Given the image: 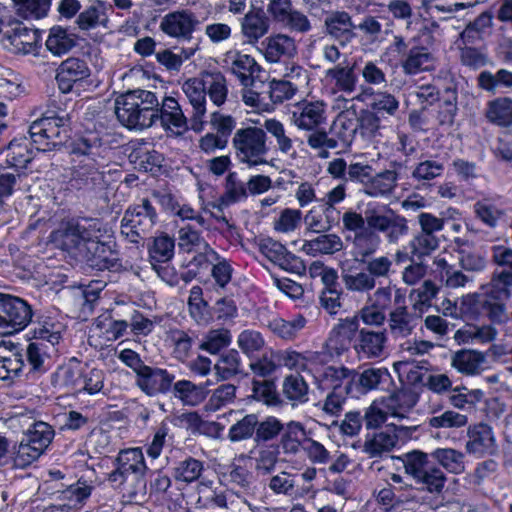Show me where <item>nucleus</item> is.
<instances>
[{
  "label": "nucleus",
  "mask_w": 512,
  "mask_h": 512,
  "mask_svg": "<svg viewBox=\"0 0 512 512\" xmlns=\"http://www.w3.org/2000/svg\"><path fill=\"white\" fill-rule=\"evenodd\" d=\"M492 260L497 268L491 281L475 294V303L487 312L492 321L502 322L506 317L505 301L510 297L512 287V249L494 246Z\"/></svg>",
  "instance_id": "obj_1"
},
{
  "label": "nucleus",
  "mask_w": 512,
  "mask_h": 512,
  "mask_svg": "<svg viewBox=\"0 0 512 512\" xmlns=\"http://www.w3.org/2000/svg\"><path fill=\"white\" fill-rule=\"evenodd\" d=\"M158 97L154 92L136 89L116 98L115 114L127 128L144 129L154 124Z\"/></svg>",
  "instance_id": "obj_2"
},
{
  "label": "nucleus",
  "mask_w": 512,
  "mask_h": 512,
  "mask_svg": "<svg viewBox=\"0 0 512 512\" xmlns=\"http://www.w3.org/2000/svg\"><path fill=\"white\" fill-rule=\"evenodd\" d=\"M359 264L362 266L343 267L341 281L348 292L369 295L377 287L378 279L390 277L393 262L388 256H371Z\"/></svg>",
  "instance_id": "obj_3"
},
{
  "label": "nucleus",
  "mask_w": 512,
  "mask_h": 512,
  "mask_svg": "<svg viewBox=\"0 0 512 512\" xmlns=\"http://www.w3.org/2000/svg\"><path fill=\"white\" fill-rule=\"evenodd\" d=\"M71 116L64 110L48 109L29 127L31 141L40 151H51L64 145L70 138Z\"/></svg>",
  "instance_id": "obj_4"
},
{
  "label": "nucleus",
  "mask_w": 512,
  "mask_h": 512,
  "mask_svg": "<svg viewBox=\"0 0 512 512\" xmlns=\"http://www.w3.org/2000/svg\"><path fill=\"white\" fill-rule=\"evenodd\" d=\"M60 339V331L53 323L45 322L34 328L32 341L25 353L28 373L40 375L49 369L50 359L56 353L55 346Z\"/></svg>",
  "instance_id": "obj_5"
},
{
  "label": "nucleus",
  "mask_w": 512,
  "mask_h": 512,
  "mask_svg": "<svg viewBox=\"0 0 512 512\" xmlns=\"http://www.w3.org/2000/svg\"><path fill=\"white\" fill-rule=\"evenodd\" d=\"M430 454L413 450L401 457L405 473L421 486V490L440 494L445 486L446 476L440 468L431 464Z\"/></svg>",
  "instance_id": "obj_6"
},
{
  "label": "nucleus",
  "mask_w": 512,
  "mask_h": 512,
  "mask_svg": "<svg viewBox=\"0 0 512 512\" xmlns=\"http://www.w3.org/2000/svg\"><path fill=\"white\" fill-rule=\"evenodd\" d=\"M232 146L240 163L249 167L266 163L265 157L269 152V146L263 128L247 126L237 129L232 137Z\"/></svg>",
  "instance_id": "obj_7"
},
{
  "label": "nucleus",
  "mask_w": 512,
  "mask_h": 512,
  "mask_svg": "<svg viewBox=\"0 0 512 512\" xmlns=\"http://www.w3.org/2000/svg\"><path fill=\"white\" fill-rule=\"evenodd\" d=\"M157 218L151 201L143 198L139 204L131 205L125 211L121 220V233L131 243H139L153 229Z\"/></svg>",
  "instance_id": "obj_8"
},
{
  "label": "nucleus",
  "mask_w": 512,
  "mask_h": 512,
  "mask_svg": "<svg viewBox=\"0 0 512 512\" xmlns=\"http://www.w3.org/2000/svg\"><path fill=\"white\" fill-rule=\"evenodd\" d=\"M103 236L102 224L98 219L80 218L68 221L62 231V246L78 254L89 248L91 242H97Z\"/></svg>",
  "instance_id": "obj_9"
},
{
  "label": "nucleus",
  "mask_w": 512,
  "mask_h": 512,
  "mask_svg": "<svg viewBox=\"0 0 512 512\" xmlns=\"http://www.w3.org/2000/svg\"><path fill=\"white\" fill-rule=\"evenodd\" d=\"M420 322V315L407 305V297L402 289L394 290V306L387 314V333L395 339L411 336Z\"/></svg>",
  "instance_id": "obj_10"
},
{
  "label": "nucleus",
  "mask_w": 512,
  "mask_h": 512,
  "mask_svg": "<svg viewBox=\"0 0 512 512\" xmlns=\"http://www.w3.org/2000/svg\"><path fill=\"white\" fill-rule=\"evenodd\" d=\"M33 310L24 299L0 293V328L3 334L23 330L31 322Z\"/></svg>",
  "instance_id": "obj_11"
},
{
  "label": "nucleus",
  "mask_w": 512,
  "mask_h": 512,
  "mask_svg": "<svg viewBox=\"0 0 512 512\" xmlns=\"http://www.w3.org/2000/svg\"><path fill=\"white\" fill-rule=\"evenodd\" d=\"M366 220L367 225L377 234H383L389 244L398 243L409 231L407 219L390 208L385 212L368 210Z\"/></svg>",
  "instance_id": "obj_12"
},
{
  "label": "nucleus",
  "mask_w": 512,
  "mask_h": 512,
  "mask_svg": "<svg viewBox=\"0 0 512 512\" xmlns=\"http://www.w3.org/2000/svg\"><path fill=\"white\" fill-rule=\"evenodd\" d=\"M326 120V104L321 100H304L293 105L290 110V121L299 130H315L325 124Z\"/></svg>",
  "instance_id": "obj_13"
},
{
  "label": "nucleus",
  "mask_w": 512,
  "mask_h": 512,
  "mask_svg": "<svg viewBox=\"0 0 512 512\" xmlns=\"http://www.w3.org/2000/svg\"><path fill=\"white\" fill-rule=\"evenodd\" d=\"M154 124L159 121L165 131L182 135L188 130V120L178 102L171 96H165L158 100V107L155 109Z\"/></svg>",
  "instance_id": "obj_14"
},
{
  "label": "nucleus",
  "mask_w": 512,
  "mask_h": 512,
  "mask_svg": "<svg viewBox=\"0 0 512 512\" xmlns=\"http://www.w3.org/2000/svg\"><path fill=\"white\" fill-rule=\"evenodd\" d=\"M343 111H341L333 121L329 131L339 149H346L352 144L357 129L358 117L354 104L351 100L343 99Z\"/></svg>",
  "instance_id": "obj_15"
},
{
  "label": "nucleus",
  "mask_w": 512,
  "mask_h": 512,
  "mask_svg": "<svg viewBox=\"0 0 512 512\" xmlns=\"http://www.w3.org/2000/svg\"><path fill=\"white\" fill-rule=\"evenodd\" d=\"M105 161H81L73 167L71 183L77 189L96 190L106 185L103 169Z\"/></svg>",
  "instance_id": "obj_16"
},
{
  "label": "nucleus",
  "mask_w": 512,
  "mask_h": 512,
  "mask_svg": "<svg viewBox=\"0 0 512 512\" xmlns=\"http://www.w3.org/2000/svg\"><path fill=\"white\" fill-rule=\"evenodd\" d=\"M3 39L8 43L9 49L15 54L37 55L41 47L38 30L28 28L21 22H16L3 34Z\"/></svg>",
  "instance_id": "obj_17"
},
{
  "label": "nucleus",
  "mask_w": 512,
  "mask_h": 512,
  "mask_svg": "<svg viewBox=\"0 0 512 512\" xmlns=\"http://www.w3.org/2000/svg\"><path fill=\"white\" fill-rule=\"evenodd\" d=\"M387 330L361 328L354 341V350L360 359H382L386 354Z\"/></svg>",
  "instance_id": "obj_18"
},
{
  "label": "nucleus",
  "mask_w": 512,
  "mask_h": 512,
  "mask_svg": "<svg viewBox=\"0 0 512 512\" xmlns=\"http://www.w3.org/2000/svg\"><path fill=\"white\" fill-rule=\"evenodd\" d=\"M199 24L195 14L187 9L169 12L160 21V30L169 37L189 40Z\"/></svg>",
  "instance_id": "obj_19"
},
{
  "label": "nucleus",
  "mask_w": 512,
  "mask_h": 512,
  "mask_svg": "<svg viewBox=\"0 0 512 512\" xmlns=\"http://www.w3.org/2000/svg\"><path fill=\"white\" fill-rule=\"evenodd\" d=\"M257 246L262 256L285 271L298 273L304 269L303 262L297 256L272 238L261 239Z\"/></svg>",
  "instance_id": "obj_20"
},
{
  "label": "nucleus",
  "mask_w": 512,
  "mask_h": 512,
  "mask_svg": "<svg viewBox=\"0 0 512 512\" xmlns=\"http://www.w3.org/2000/svg\"><path fill=\"white\" fill-rule=\"evenodd\" d=\"M174 379V374L166 369L147 365L138 373L136 385L146 395L156 396L170 392Z\"/></svg>",
  "instance_id": "obj_21"
},
{
  "label": "nucleus",
  "mask_w": 512,
  "mask_h": 512,
  "mask_svg": "<svg viewBox=\"0 0 512 512\" xmlns=\"http://www.w3.org/2000/svg\"><path fill=\"white\" fill-rule=\"evenodd\" d=\"M79 255L83 257L89 267L99 271L109 270L116 272L122 268L118 253L113 251L101 239L97 242H91L89 248L81 251Z\"/></svg>",
  "instance_id": "obj_22"
},
{
  "label": "nucleus",
  "mask_w": 512,
  "mask_h": 512,
  "mask_svg": "<svg viewBox=\"0 0 512 512\" xmlns=\"http://www.w3.org/2000/svg\"><path fill=\"white\" fill-rule=\"evenodd\" d=\"M182 90L193 108L191 129L195 132H201L204 128V117L207 112L206 90L202 82V76L186 80L182 85Z\"/></svg>",
  "instance_id": "obj_23"
},
{
  "label": "nucleus",
  "mask_w": 512,
  "mask_h": 512,
  "mask_svg": "<svg viewBox=\"0 0 512 512\" xmlns=\"http://www.w3.org/2000/svg\"><path fill=\"white\" fill-rule=\"evenodd\" d=\"M90 76L87 63L76 57L62 61L56 70V81L62 93H70L74 86Z\"/></svg>",
  "instance_id": "obj_24"
},
{
  "label": "nucleus",
  "mask_w": 512,
  "mask_h": 512,
  "mask_svg": "<svg viewBox=\"0 0 512 512\" xmlns=\"http://www.w3.org/2000/svg\"><path fill=\"white\" fill-rule=\"evenodd\" d=\"M212 481H201L197 485L198 498L196 508L198 509H230L234 503L233 497L236 496L242 503L251 508V504L245 497L232 492L216 491L211 487Z\"/></svg>",
  "instance_id": "obj_25"
},
{
  "label": "nucleus",
  "mask_w": 512,
  "mask_h": 512,
  "mask_svg": "<svg viewBox=\"0 0 512 512\" xmlns=\"http://www.w3.org/2000/svg\"><path fill=\"white\" fill-rule=\"evenodd\" d=\"M231 73L239 80L243 87H254L255 81L261 72V66L256 60L239 51L229 52L226 55Z\"/></svg>",
  "instance_id": "obj_26"
},
{
  "label": "nucleus",
  "mask_w": 512,
  "mask_h": 512,
  "mask_svg": "<svg viewBox=\"0 0 512 512\" xmlns=\"http://www.w3.org/2000/svg\"><path fill=\"white\" fill-rule=\"evenodd\" d=\"M469 440L466 443L468 453L482 457L492 455L497 450L496 439L492 427L478 423L468 428Z\"/></svg>",
  "instance_id": "obj_27"
},
{
  "label": "nucleus",
  "mask_w": 512,
  "mask_h": 512,
  "mask_svg": "<svg viewBox=\"0 0 512 512\" xmlns=\"http://www.w3.org/2000/svg\"><path fill=\"white\" fill-rule=\"evenodd\" d=\"M400 66L406 75H417L435 68V56L425 46L410 47L401 57Z\"/></svg>",
  "instance_id": "obj_28"
},
{
  "label": "nucleus",
  "mask_w": 512,
  "mask_h": 512,
  "mask_svg": "<svg viewBox=\"0 0 512 512\" xmlns=\"http://www.w3.org/2000/svg\"><path fill=\"white\" fill-rule=\"evenodd\" d=\"M355 69L356 61L343 58L341 63L326 70L325 77L333 83L334 88L338 91L352 94L356 90L358 82Z\"/></svg>",
  "instance_id": "obj_29"
},
{
  "label": "nucleus",
  "mask_w": 512,
  "mask_h": 512,
  "mask_svg": "<svg viewBox=\"0 0 512 512\" xmlns=\"http://www.w3.org/2000/svg\"><path fill=\"white\" fill-rule=\"evenodd\" d=\"M317 381L322 390L353 391V370L344 366H327L323 368Z\"/></svg>",
  "instance_id": "obj_30"
},
{
  "label": "nucleus",
  "mask_w": 512,
  "mask_h": 512,
  "mask_svg": "<svg viewBox=\"0 0 512 512\" xmlns=\"http://www.w3.org/2000/svg\"><path fill=\"white\" fill-rule=\"evenodd\" d=\"M346 240L351 243V254L355 262L361 263L373 256L381 245L380 235L367 225V230H362L353 237L347 236Z\"/></svg>",
  "instance_id": "obj_31"
},
{
  "label": "nucleus",
  "mask_w": 512,
  "mask_h": 512,
  "mask_svg": "<svg viewBox=\"0 0 512 512\" xmlns=\"http://www.w3.org/2000/svg\"><path fill=\"white\" fill-rule=\"evenodd\" d=\"M392 382L391 374L387 368L370 367L361 373L353 370V391L367 393L374 389L384 388Z\"/></svg>",
  "instance_id": "obj_32"
},
{
  "label": "nucleus",
  "mask_w": 512,
  "mask_h": 512,
  "mask_svg": "<svg viewBox=\"0 0 512 512\" xmlns=\"http://www.w3.org/2000/svg\"><path fill=\"white\" fill-rule=\"evenodd\" d=\"M262 45L264 47V56L270 63L293 58L297 54L295 40L285 34L270 36L262 42Z\"/></svg>",
  "instance_id": "obj_33"
},
{
  "label": "nucleus",
  "mask_w": 512,
  "mask_h": 512,
  "mask_svg": "<svg viewBox=\"0 0 512 512\" xmlns=\"http://www.w3.org/2000/svg\"><path fill=\"white\" fill-rule=\"evenodd\" d=\"M105 147L98 134L89 132L73 141L71 153L81 161H105Z\"/></svg>",
  "instance_id": "obj_34"
},
{
  "label": "nucleus",
  "mask_w": 512,
  "mask_h": 512,
  "mask_svg": "<svg viewBox=\"0 0 512 512\" xmlns=\"http://www.w3.org/2000/svg\"><path fill=\"white\" fill-rule=\"evenodd\" d=\"M115 469L108 476L146 474L147 466L141 448L121 450L115 459Z\"/></svg>",
  "instance_id": "obj_35"
},
{
  "label": "nucleus",
  "mask_w": 512,
  "mask_h": 512,
  "mask_svg": "<svg viewBox=\"0 0 512 512\" xmlns=\"http://www.w3.org/2000/svg\"><path fill=\"white\" fill-rule=\"evenodd\" d=\"M344 247L342 238L335 233H320L316 237L305 240L302 251L311 256L333 255Z\"/></svg>",
  "instance_id": "obj_36"
},
{
  "label": "nucleus",
  "mask_w": 512,
  "mask_h": 512,
  "mask_svg": "<svg viewBox=\"0 0 512 512\" xmlns=\"http://www.w3.org/2000/svg\"><path fill=\"white\" fill-rule=\"evenodd\" d=\"M324 25L327 33L335 39L341 40L342 43L348 42L355 37L354 30L356 25H354L352 17L348 12H331L326 16Z\"/></svg>",
  "instance_id": "obj_37"
},
{
  "label": "nucleus",
  "mask_w": 512,
  "mask_h": 512,
  "mask_svg": "<svg viewBox=\"0 0 512 512\" xmlns=\"http://www.w3.org/2000/svg\"><path fill=\"white\" fill-rule=\"evenodd\" d=\"M418 396L409 389H397L383 399L387 413L394 418L404 419L416 405Z\"/></svg>",
  "instance_id": "obj_38"
},
{
  "label": "nucleus",
  "mask_w": 512,
  "mask_h": 512,
  "mask_svg": "<svg viewBox=\"0 0 512 512\" xmlns=\"http://www.w3.org/2000/svg\"><path fill=\"white\" fill-rule=\"evenodd\" d=\"M486 356L476 350L462 349L454 353L451 359L452 366L465 375H477L485 369Z\"/></svg>",
  "instance_id": "obj_39"
},
{
  "label": "nucleus",
  "mask_w": 512,
  "mask_h": 512,
  "mask_svg": "<svg viewBox=\"0 0 512 512\" xmlns=\"http://www.w3.org/2000/svg\"><path fill=\"white\" fill-rule=\"evenodd\" d=\"M306 324V318L298 314L291 319L275 317L269 320L267 327L275 337L284 341H293L298 337Z\"/></svg>",
  "instance_id": "obj_40"
},
{
  "label": "nucleus",
  "mask_w": 512,
  "mask_h": 512,
  "mask_svg": "<svg viewBox=\"0 0 512 512\" xmlns=\"http://www.w3.org/2000/svg\"><path fill=\"white\" fill-rule=\"evenodd\" d=\"M279 437V449L282 448L285 454L291 455L297 454L303 443H307L308 440L304 426L296 421L283 423V432Z\"/></svg>",
  "instance_id": "obj_41"
},
{
  "label": "nucleus",
  "mask_w": 512,
  "mask_h": 512,
  "mask_svg": "<svg viewBox=\"0 0 512 512\" xmlns=\"http://www.w3.org/2000/svg\"><path fill=\"white\" fill-rule=\"evenodd\" d=\"M399 175L395 169H387L372 174L365 194L370 197H386L397 187Z\"/></svg>",
  "instance_id": "obj_42"
},
{
  "label": "nucleus",
  "mask_w": 512,
  "mask_h": 512,
  "mask_svg": "<svg viewBox=\"0 0 512 512\" xmlns=\"http://www.w3.org/2000/svg\"><path fill=\"white\" fill-rule=\"evenodd\" d=\"M171 391L174 398L181 401L184 406L190 407H195L202 403L207 395L204 386L185 379L173 382Z\"/></svg>",
  "instance_id": "obj_43"
},
{
  "label": "nucleus",
  "mask_w": 512,
  "mask_h": 512,
  "mask_svg": "<svg viewBox=\"0 0 512 512\" xmlns=\"http://www.w3.org/2000/svg\"><path fill=\"white\" fill-rule=\"evenodd\" d=\"M206 95L212 103L219 107L225 103L228 95L227 80L220 71H205L202 74Z\"/></svg>",
  "instance_id": "obj_44"
},
{
  "label": "nucleus",
  "mask_w": 512,
  "mask_h": 512,
  "mask_svg": "<svg viewBox=\"0 0 512 512\" xmlns=\"http://www.w3.org/2000/svg\"><path fill=\"white\" fill-rule=\"evenodd\" d=\"M269 29V23L265 16L257 12L247 13L241 21V32L245 41L255 44Z\"/></svg>",
  "instance_id": "obj_45"
},
{
  "label": "nucleus",
  "mask_w": 512,
  "mask_h": 512,
  "mask_svg": "<svg viewBox=\"0 0 512 512\" xmlns=\"http://www.w3.org/2000/svg\"><path fill=\"white\" fill-rule=\"evenodd\" d=\"M92 490L93 487L86 482L78 481L70 485L61 493V499L66 502L59 506L60 510L65 512L81 509L85 501L90 497Z\"/></svg>",
  "instance_id": "obj_46"
},
{
  "label": "nucleus",
  "mask_w": 512,
  "mask_h": 512,
  "mask_svg": "<svg viewBox=\"0 0 512 512\" xmlns=\"http://www.w3.org/2000/svg\"><path fill=\"white\" fill-rule=\"evenodd\" d=\"M107 480L113 485L114 488L128 496L134 498L138 494H144L146 490L145 474H125L108 476Z\"/></svg>",
  "instance_id": "obj_47"
},
{
  "label": "nucleus",
  "mask_w": 512,
  "mask_h": 512,
  "mask_svg": "<svg viewBox=\"0 0 512 512\" xmlns=\"http://www.w3.org/2000/svg\"><path fill=\"white\" fill-rule=\"evenodd\" d=\"M83 371L76 364H68L61 366L54 375V384L60 388L66 389L68 392L73 391L80 393L82 384Z\"/></svg>",
  "instance_id": "obj_48"
},
{
  "label": "nucleus",
  "mask_w": 512,
  "mask_h": 512,
  "mask_svg": "<svg viewBox=\"0 0 512 512\" xmlns=\"http://www.w3.org/2000/svg\"><path fill=\"white\" fill-rule=\"evenodd\" d=\"M283 432V422L274 416H266L262 419L258 416L254 443L266 445L275 441Z\"/></svg>",
  "instance_id": "obj_49"
},
{
  "label": "nucleus",
  "mask_w": 512,
  "mask_h": 512,
  "mask_svg": "<svg viewBox=\"0 0 512 512\" xmlns=\"http://www.w3.org/2000/svg\"><path fill=\"white\" fill-rule=\"evenodd\" d=\"M430 456L450 473L460 474L465 470V456L461 451L453 448H438Z\"/></svg>",
  "instance_id": "obj_50"
},
{
  "label": "nucleus",
  "mask_w": 512,
  "mask_h": 512,
  "mask_svg": "<svg viewBox=\"0 0 512 512\" xmlns=\"http://www.w3.org/2000/svg\"><path fill=\"white\" fill-rule=\"evenodd\" d=\"M487 119L499 126L508 127L512 125V99L508 97L497 98L487 105Z\"/></svg>",
  "instance_id": "obj_51"
},
{
  "label": "nucleus",
  "mask_w": 512,
  "mask_h": 512,
  "mask_svg": "<svg viewBox=\"0 0 512 512\" xmlns=\"http://www.w3.org/2000/svg\"><path fill=\"white\" fill-rule=\"evenodd\" d=\"M215 371L220 380H229L242 373V360L235 349L223 353L215 364Z\"/></svg>",
  "instance_id": "obj_52"
},
{
  "label": "nucleus",
  "mask_w": 512,
  "mask_h": 512,
  "mask_svg": "<svg viewBox=\"0 0 512 512\" xmlns=\"http://www.w3.org/2000/svg\"><path fill=\"white\" fill-rule=\"evenodd\" d=\"M75 44L73 35L69 34L66 29L60 26H54L50 29L45 43L47 50L54 56L59 57L68 53Z\"/></svg>",
  "instance_id": "obj_53"
},
{
  "label": "nucleus",
  "mask_w": 512,
  "mask_h": 512,
  "mask_svg": "<svg viewBox=\"0 0 512 512\" xmlns=\"http://www.w3.org/2000/svg\"><path fill=\"white\" fill-rule=\"evenodd\" d=\"M477 85L479 88L495 94L500 87H512V72L506 69H500L495 74L490 71H482L477 76Z\"/></svg>",
  "instance_id": "obj_54"
},
{
  "label": "nucleus",
  "mask_w": 512,
  "mask_h": 512,
  "mask_svg": "<svg viewBox=\"0 0 512 512\" xmlns=\"http://www.w3.org/2000/svg\"><path fill=\"white\" fill-rule=\"evenodd\" d=\"M364 96H372L371 108L378 113L394 116L399 109V101L388 92H374L372 88H363L357 99L361 100Z\"/></svg>",
  "instance_id": "obj_55"
},
{
  "label": "nucleus",
  "mask_w": 512,
  "mask_h": 512,
  "mask_svg": "<svg viewBox=\"0 0 512 512\" xmlns=\"http://www.w3.org/2000/svg\"><path fill=\"white\" fill-rule=\"evenodd\" d=\"M247 197V184L238 179L236 172H230L225 180V191L219 199L220 204L227 207Z\"/></svg>",
  "instance_id": "obj_56"
},
{
  "label": "nucleus",
  "mask_w": 512,
  "mask_h": 512,
  "mask_svg": "<svg viewBox=\"0 0 512 512\" xmlns=\"http://www.w3.org/2000/svg\"><path fill=\"white\" fill-rule=\"evenodd\" d=\"M308 132L310 134L307 136V144L317 152L319 158L327 159L330 156V150L339 149L337 141L333 139L330 131L317 128Z\"/></svg>",
  "instance_id": "obj_57"
},
{
  "label": "nucleus",
  "mask_w": 512,
  "mask_h": 512,
  "mask_svg": "<svg viewBox=\"0 0 512 512\" xmlns=\"http://www.w3.org/2000/svg\"><path fill=\"white\" fill-rule=\"evenodd\" d=\"M258 414L250 413L237 420L228 430V439L231 442H240L255 439Z\"/></svg>",
  "instance_id": "obj_58"
},
{
  "label": "nucleus",
  "mask_w": 512,
  "mask_h": 512,
  "mask_svg": "<svg viewBox=\"0 0 512 512\" xmlns=\"http://www.w3.org/2000/svg\"><path fill=\"white\" fill-rule=\"evenodd\" d=\"M4 146V150L7 151V163L10 166L23 168L32 160V153L26 138L13 139Z\"/></svg>",
  "instance_id": "obj_59"
},
{
  "label": "nucleus",
  "mask_w": 512,
  "mask_h": 512,
  "mask_svg": "<svg viewBox=\"0 0 512 512\" xmlns=\"http://www.w3.org/2000/svg\"><path fill=\"white\" fill-rule=\"evenodd\" d=\"M396 443V435L388 432H378L365 440L363 450L370 457H380L383 453L391 451Z\"/></svg>",
  "instance_id": "obj_60"
},
{
  "label": "nucleus",
  "mask_w": 512,
  "mask_h": 512,
  "mask_svg": "<svg viewBox=\"0 0 512 512\" xmlns=\"http://www.w3.org/2000/svg\"><path fill=\"white\" fill-rule=\"evenodd\" d=\"M202 471L203 463L200 460L193 457H186L176 463L173 468V477L176 481L192 483L199 479Z\"/></svg>",
  "instance_id": "obj_61"
},
{
  "label": "nucleus",
  "mask_w": 512,
  "mask_h": 512,
  "mask_svg": "<svg viewBox=\"0 0 512 512\" xmlns=\"http://www.w3.org/2000/svg\"><path fill=\"white\" fill-rule=\"evenodd\" d=\"M175 240L166 233H161L153 239L149 247V254L152 260L165 263L174 256Z\"/></svg>",
  "instance_id": "obj_62"
},
{
  "label": "nucleus",
  "mask_w": 512,
  "mask_h": 512,
  "mask_svg": "<svg viewBox=\"0 0 512 512\" xmlns=\"http://www.w3.org/2000/svg\"><path fill=\"white\" fill-rule=\"evenodd\" d=\"M280 451L278 445H258L256 450L255 469L263 474H269L278 462Z\"/></svg>",
  "instance_id": "obj_63"
},
{
  "label": "nucleus",
  "mask_w": 512,
  "mask_h": 512,
  "mask_svg": "<svg viewBox=\"0 0 512 512\" xmlns=\"http://www.w3.org/2000/svg\"><path fill=\"white\" fill-rule=\"evenodd\" d=\"M237 387L233 384H221L215 388L206 403L209 411H218L221 408L232 404L236 399Z\"/></svg>",
  "instance_id": "obj_64"
}]
</instances>
